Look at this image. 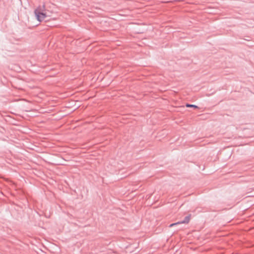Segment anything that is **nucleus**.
I'll list each match as a JSON object with an SVG mask.
<instances>
[{
    "instance_id": "2",
    "label": "nucleus",
    "mask_w": 254,
    "mask_h": 254,
    "mask_svg": "<svg viewBox=\"0 0 254 254\" xmlns=\"http://www.w3.org/2000/svg\"><path fill=\"white\" fill-rule=\"evenodd\" d=\"M190 220V216H187L185 217L184 220L182 221L178 222L175 223H173L170 225L169 227H172L173 226H175L176 225L180 224H185V223H188Z\"/></svg>"
},
{
    "instance_id": "3",
    "label": "nucleus",
    "mask_w": 254,
    "mask_h": 254,
    "mask_svg": "<svg viewBox=\"0 0 254 254\" xmlns=\"http://www.w3.org/2000/svg\"><path fill=\"white\" fill-rule=\"evenodd\" d=\"M186 107H193V108H196V109L198 108V107L197 106H195L194 105L189 104H187L186 105Z\"/></svg>"
},
{
    "instance_id": "4",
    "label": "nucleus",
    "mask_w": 254,
    "mask_h": 254,
    "mask_svg": "<svg viewBox=\"0 0 254 254\" xmlns=\"http://www.w3.org/2000/svg\"><path fill=\"white\" fill-rule=\"evenodd\" d=\"M249 196H254V193L253 195H249Z\"/></svg>"
},
{
    "instance_id": "1",
    "label": "nucleus",
    "mask_w": 254,
    "mask_h": 254,
    "mask_svg": "<svg viewBox=\"0 0 254 254\" xmlns=\"http://www.w3.org/2000/svg\"><path fill=\"white\" fill-rule=\"evenodd\" d=\"M45 10V4H44L42 6H39L37 9L35 10L34 12L38 21H42L44 20L48 16L46 12H44Z\"/></svg>"
}]
</instances>
